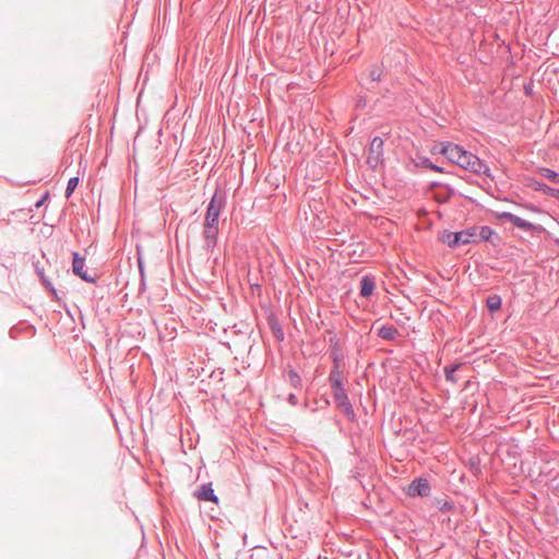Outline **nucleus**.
Instances as JSON below:
<instances>
[{"label": "nucleus", "instance_id": "nucleus-1", "mask_svg": "<svg viewBox=\"0 0 559 559\" xmlns=\"http://www.w3.org/2000/svg\"><path fill=\"white\" fill-rule=\"evenodd\" d=\"M476 227H469L460 231L443 230L440 240L450 248H457L476 242Z\"/></svg>", "mask_w": 559, "mask_h": 559}, {"label": "nucleus", "instance_id": "nucleus-2", "mask_svg": "<svg viewBox=\"0 0 559 559\" xmlns=\"http://www.w3.org/2000/svg\"><path fill=\"white\" fill-rule=\"evenodd\" d=\"M226 205V194L219 189H216L214 194L212 195L207 207L206 214L203 225L218 226L219 225V215L222 210Z\"/></svg>", "mask_w": 559, "mask_h": 559}, {"label": "nucleus", "instance_id": "nucleus-3", "mask_svg": "<svg viewBox=\"0 0 559 559\" xmlns=\"http://www.w3.org/2000/svg\"><path fill=\"white\" fill-rule=\"evenodd\" d=\"M331 390L334 403L337 406V408L341 409V412L346 416L348 420L356 421L357 416L349 401L348 394L344 386V382L331 385Z\"/></svg>", "mask_w": 559, "mask_h": 559}, {"label": "nucleus", "instance_id": "nucleus-4", "mask_svg": "<svg viewBox=\"0 0 559 559\" xmlns=\"http://www.w3.org/2000/svg\"><path fill=\"white\" fill-rule=\"evenodd\" d=\"M461 156L462 157L457 166L474 174H484L486 176H490L489 167L476 155L465 151L464 153H461Z\"/></svg>", "mask_w": 559, "mask_h": 559}, {"label": "nucleus", "instance_id": "nucleus-5", "mask_svg": "<svg viewBox=\"0 0 559 559\" xmlns=\"http://www.w3.org/2000/svg\"><path fill=\"white\" fill-rule=\"evenodd\" d=\"M383 147L384 141L382 138L374 136L371 139L367 156V164L370 166V168L377 169V167L383 163Z\"/></svg>", "mask_w": 559, "mask_h": 559}, {"label": "nucleus", "instance_id": "nucleus-6", "mask_svg": "<svg viewBox=\"0 0 559 559\" xmlns=\"http://www.w3.org/2000/svg\"><path fill=\"white\" fill-rule=\"evenodd\" d=\"M431 492V485L427 478L417 477L411 481L406 488V495L408 497H429Z\"/></svg>", "mask_w": 559, "mask_h": 559}, {"label": "nucleus", "instance_id": "nucleus-7", "mask_svg": "<svg viewBox=\"0 0 559 559\" xmlns=\"http://www.w3.org/2000/svg\"><path fill=\"white\" fill-rule=\"evenodd\" d=\"M496 217L501 221H508V222L512 223L514 226H516L518 228L523 229L525 231H535V230L542 229V226L534 225L533 223H531L524 218H521L520 216H518L513 213H510V212L497 213Z\"/></svg>", "mask_w": 559, "mask_h": 559}, {"label": "nucleus", "instance_id": "nucleus-8", "mask_svg": "<svg viewBox=\"0 0 559 559\" xmlns=\"http://www.w3.org/2000/svg\"><path fill=\"white\" fill-rule=\"evenodd\" d=\"M72 255V272L86 283H96L97 275L90 274L84 270L85 257H82L79 252H73Z\"/></svg>", "mask_w": 559, "mask_h": 559}, {"label": "nucleus", "instance_id": "nucleus-9", "mask_svg": "<svg viewBox=\"0 0 559 559\" xmlns=\"http://www.w3.org/2000/svg\"><path fill=\"white\" fill-rule=\"evenodd\" d=\"M328 334L329 352L332 364L343 362L344 354L342 350L340 338L331 330L328 331Z\"/></svg>", "mask_w": 559, "mask_h": 559}, {"label": "nucleus", "instance_id": "nucleus-10", "mask_svg": "<svg viewBox=\"0 0 559 559\" xmlns=\"http://www.w3.org/2000/svg\"><path fill=\"white\" fill-rule=\"evenodd\" d=\"M202 235L204 239V249L206 250V252H213L215 247L217 246L218 226L203 225Z\"/></svg>", "mask_w": 559, "mask_h": 559}, {"label": "nucleus", "instance_id": "nucleus-11", "mask_svg": "<svg viewBox=\"0 0 559 559\" xmlns=\"http://www.w3.org/2000/svg\"><path fill=\"white\" fill-rule=\"evenodd\" d=\"M476 242L488 241L492 246H498L501 241L500 236L489 226L476 227Z\"/></svg>", "mask_w": 559, "mask_h": 559}, {"label": "nucleus", "instance_id": "nucleus-12", "mask_svg": "<svg viewBox=\"0 0 559 559\" xmlns=\"http://www.w3.org/2000/svg\"><path fill=\"white\" fill-rule=\"evenodd\" d=\"M442 152H443V156L451 163L457 165L460 164V160H461V153H464L465 150L459 145V144H455V143H452V142H448V144H445L443 147H442Z\"/></svg>", "mask_w": 559, "mask_h": 559}, {"label": "nucleus", "instance_id": "nucleus-13", "mask_svg": "<svg viewBox=\"0 0 559 559\" xmlns=\"http://www.w3.org/2000/svg\"><path fill=\"white\" fill-rule=\"evenodd\" d=\"M194 496L201 501H211L218 503V497L215 495L212 483L202 484L194 492Z\"/></svg>", "mask_w": 559, "mask_h": 559}, {"label": "nucleus", "instance_id": "nucleus-14", "mask_svg": "<svg viewBox=\"0 0 559 559\" xmlns=\"http://www.w3.org/2000/svg\"><path fill=\"white\" fill-rule=\"evenodd\" d=\"M455 194V190L450 185L442 186V189L432 192L433 200L439 204L448 203Z\"/></svg>", "mask_w": 559, "mask_h": 559}, {"label": "nucleus", "instance_id": "nucleus-15", "mask_svg": "<svg viewBox=\"0 0 559 559\" xmlns=\"http://www.w3.org/2000/svg\"><path fill=\"white\" fill-rule=\"evenodd\" d=\"M376 288V278L373 275H364L360 280V296L368 298L370 297Z\"/></svg>", "mask_w": 559, "mask_h": 559}, {"label": "nucleus", "instance_id": "nucleus-16", "mask_svg": "<svg viewBox=\"0 0 559 559\" xmlns=\"http://www.w3.org/2000/svg\"><path fill=\"white\" fill-rule=\"evenodd\" d=\"M378 336L385 341H395L400 336V332L394 325L384 324L379 328Z\"/></svg>", "mask_w": 559, "mask_h": 559}, {"label": "nucleus", "instance_id": "nucleus-17", "mask_svg": "<svg viewBox=\"0 0 559 559\" xmlns=\"http://www.w3.org/2000/svg\"><path fill=\"white\" fill-rule=\"evenodd\" d=\"M528 187H531L534 191L543 192L552 198H555V194L557 191V188H551L548 185H546L545 182L539 181L535 178L530 179Z\"/></svg>", "mask_w": 559, "mask_h": 559}, {"label": "nucleus", "instance_id": "nucleus-18", "mask_svg": "<svg viewBox=\"0 0 559 559\" xmlns=\"http://www.w3.org/2000/svg\"><path fill=\"white\" fill-rule=\"evenodd\" d=\"M343 362L332 364V368L329 373L330 385L344 382V371L342 370Z\"/></svg>", "mask_w": 559, "mask_h": 559}, {"label": "nucleus", "instance_id": "nucleus-19", "mask_svg": "<svg viewBox=\"0 0 559 559\" xmlns=\"http://www.w3.org/2000/svg\"><path fill=\"white\" fill-rule=\"evenodd\" d=\"M432 504L441 512H452L455 509L454 502L449 498H435Z\"/></svg>", "mask_w": 559, "mask_h": 559}, {"label": "nucleus", "instance_id": "nucleus-20", "mask_svg": "<svg viewBox=\"0 0 559 559\" xmlns=\"http://www.w3.org/2000/svg\"><path fill=\"white\" fill-rule=\"evenodd\" d=\"M462 367V364H450L443 368L444 377L448 382H451L453 384L457 383V378L455 376V372Z\"/></svg>", "mask_w": 559, "mask_h": 559}, {"label": "nucleus", "instance_id": "nucleus-21", "mask_svg": "<svg viewBox=\"0 0 559 559\" xmlns=\"http://www.w3.org/2000/svg\"><path fill=\"white\" fill-rule=\"evenodd\" d=\"M416 166L430 168V169L439 171V173H448L442 166L435 164L430 158L425 157V156L417 157Z\"/></svg>", "mask_w": 559, "mask_h": 559}, {"label": "nucleus", "instance_id": "nucleus-22", "mask_svg": "<svg viewBox=\"0 0 559 559\" xmlns=\"http://www.w3.org/2000/svg\"><path fill=\"white\" fill-rule=\"evenodd\" d=\"M502 298L497 294L489 295L486 299V307L489 312H496L501 309Z\"/></svg>", "mask_w": 559, "mask_h": 559}, {"label": "nucleus", "instance_id": "nucleus-23", "mask_svg": "<svg viewBox=\"0 0 559 559\" xmlns=\"http://www.w3.org/2000/svg\"><path fill=\"white\" fill-rule=\"evenodd\" d=\"M287 380L290 384L292 388L296 389V390H300L301 386H302V379L301 377L299 376V373L290 368L288 371H287Z\"/></svg>", "mask_w": 559, "mask_h": 559}, {"label": "nucleus", "instance_id": "nucleus-24", "mask_svg": "<svg viewBox=\"0 0 559 559\" xmlns=\"http://www.w3.org/2000/svg\"><path fill=\"white\" fill-rule=\"evenodd\" d=\"M540 176L544 178L550 180L552 183L559 185V174L550 168H540L539 170Z\"/></svg>", "mask_w": 559, "mask_h": 559}, {"label": "nucleus", "instance_id": "nucleus-25", "mask_svg": "<svg viewBox=\"0 0 559 559\" xmlns=\"http://www.w3.org/2000/svg\"><path fill=\"white\" fill-rule=\"evenodd\" d=\"M79 177H71L66 188V198H70L79 186Z\"/></svg>", "mask_w": 559, "mask_h": 559}, {"label": "nucleus", "instance_id": "nucleus-26", "mask_svg": "<svg viewBox=\"0 0 559 559\" xmlns=\"http://www.w3.org/2000/svg\"><path fill=\"white\" fill-rule=\"evenodd\" d=\"M40 282L45 286V288L47 290H49L56 299H59L56 288L53 287L52 283L45 275H41Z\"/></svg>", "mask_w": 559, "mask_h": 559}, {"label": "nucleus", "instance_id": "nucleus-27", "mask_svg": "<svg viewBox=\"0 0 559 559\" xmlns=\"http://www.w3.org/2000/svg\"><path fill=\"white\" fill-rule=\"evenodd\" d=\"M382 69L379 67V66H374L371 70H370V79L371 81L373 82H378L381 80L382 78Z\"/></svg>", "mask_w": 559, "mask_h": 559}, {"label": "nucleus", "instance_id": "nucleus-28", "mask_svg": "<svg viewBox=\"0 0 559 559\" xmlns=\"http://www.w3.org/2000/svg\"><path fill=\"white\" fill-rule=\"evenodd\" d=\"M445 144H448V142H440V143L435 144V145L431 147V153H432V154H440V155H443L442 147H443Z\"/></svg>", "mask_w": 559, "mask_h": 559}, {"label": "nucleus", "instance_id": "nucleus-29", "mask_svg": "<svg viewBox=\"0 0 559 559\" xmlns=\"http://www.w3.org/2000/svg\"><path fill=\"white\" fill-rule=\"evenodd\" d=\"M445 183L439 182V181H431L428 186L429 191L439 190L442 189V186Z\"/></svg>", "mask_w": 559, "mask_h": 559}, {"label": "nucleus", "instance_id": "nucleus-30", "mask_svg": "<svg viewBox=\"0 0 559 559\" xmlns=\"http://www.w3.org/2000/svg\"><path fill=\"white\" fill-rule=\"evenodd\" d=\"M273 329V332H274V335L276 337L277 341H283L284 340V332L283 330L278 326L276 330L274 328Z\"/></svg>", "mask_w": 559, "mask_h": 559}, {"label": "nucleus", "instance_id": "nucleus-31", "mask_svg": "<svg viewBox=\"0 0 559 559\" xmlns=\"http://www.w3.org/2000/svg\"><path fill=\"white\" fill-rule=\"evenodd\" d=\"M287 402H288L292 406H296V405H298V397L296 396V394L290 393V394H288Z\"/></svg>", "mask_w": 559, "mask_h": 559}, {"label": "nucleus", "instance_id": "nucleus-32", "mask_svg": "<svg viewBox=\"0 0 559 559\" xmlns=\"http://www.w3.org/2000/svg\"><path fill=\"white\" fill-rule=\"evenodd\" d=\"M48 195H49V193H48V192H46V193H45V194H44V195H43V197H41V198L36 202V207H40V206L44 204V202L47 200Z\"/></svg>", "mask_w": 559, "mask_h": 559}, {"label": "nucleus", "instance_id": "nucleus-33", "mask_svg": "<svg viewBox=\"0 0 559 559\" xmlns=\"http://www.w3.org/2000/svg\"><path fill=\"white\" fill-rule=\"evenodd\" d=\"M138 261H139V269H140L141 275L143 277L144 276V267H143V264H142V261L140 258L138 259Z\"/></svg>", "mask_w": 559, "mask_h": 559}, {"label": "nucleus", "instance_id": "nucleus-34", "mask_svg": "<svg viewBox=\"0 0 559 559\" xmlns=\"http://www.w3.org/2000/svg\"><path fill=\"white\" fill-rule=\"evenodd\" d=\"M555 199H557L559 201V189H557V191H556Z\"/></svg>", "mask_w": 559, "mask_h": 559}, {"label": "nucleus", "instance_id": "nucleus-35", "mask_svg": "<svg viewBox=\"0 0 559 559\" xmlns=\"http://www.w3.org/2000/svg\"><path fill=\"white\" fill-rule=\"evenodd\" d=\"M37 273H38V275H39V277H40V278H41V275H45V274L43 273V271H39V270H37Z\"/></svg>", "mask_w": 559, "mask_h": 559}, {"label": "nucleus", "instance_id": "nucleus-36", "mask_svg": "<svg viewBox=\"0 0 559 559\" xmlns=\"http://www.w3.org/2000/svg\"><path fill=\"white\" fill-rule=\"evenodd\" d=\"M325 405H330V401L328 399L324 400Z\"/></svg>", "mask_w": 559, "mask_h": 559}, {"label": "nucleus", "instance_id": "nucleus-37", "mask_svg": "<svg viewBox=\"0 0 559 559\" xmlns=\"http://www.w3.org/2000/svg\"><path fill=\"white\" fill-rule=\"evenodd\" d=\"M557 245L559 246V239L557 240Z\"/></svg>", "mask_w": 559, "mask_h": 559}, {"label": "nucleus", "instance_id": "nucleus-38", "mask_svg": "<svg viewBox=\"0 0 559 559\" xmlns=\"http://www.w3.org/2000/svg\"><path fill=\"white\" fill-rule=\"evenodd\" d=\"M558 477H559V474H558Z\"/></svg>", "mask_w": 559, "mask_h": 559}]
</instances>
